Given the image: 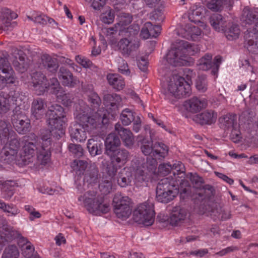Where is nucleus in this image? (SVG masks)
Returning a JSON list of instances; mask_svg holds the SVG:
<instances>
[{"label":"nucleus","mask_w":258,"mask_h":258,"mask_svg":"<svg viewBox=\"0 0 258 258\" xmlns=\"http://www.w3.org/2000/svg\"><path fill=\"white\" fill-rule=\"evenodd\" d=\"M107 79L109 85L117 91L122 90L125 86L124 79L118 74H109Z\"/></svg>","instance_id":"f704fd0d"},{"label":"nucleus","mask_w":258,"mask_h":258,"mask_svg":"<svg viewBox=\"0 0 258 258\" xmlns=\"http://www.w3.org/2000/svg\"><path fill=\"white\" fill-rule=\"evenodd\" d=\"M7 95L16 105H21V102L25 98V95L18 88L11 90Z\"/></svg>","instance_id":"de8ad7c7"},{"label":"nucleus","mask_w":258,"mask_h":258,"mask_svg":"<svg viewBox=\"0 0 258 258\" xmlns=\"http://www.w3.org/2000/svg\"><path fill=\"white\" fill-rule=\"evenodd\" d=\"M140 28L138 25H131L125 31V36L128 37H134L139 32Z\"/></svg>","instance_id":"774afa93"},{"label":"nucleus","mask_w":258,"mask_h":258,"mask_svg":"<svg viewBox=\"0 0 258 258\" xmlns=\"http://www.w3.org/2000/svg\"><path fill=\"white\" fill-rule=\"evenodd\" d=\"M120 166L110 161L104 165L102 171V177H106L107 179H110L115 181V176L116 174L117 170L120 168Z\"/></svg>","instance_id":"c9c22d12"},{"label":"nucleus","mask_w":258,"mask_h":258,"mask_svg":"<svg viewBox=\"0 0 258 258\" xmlns=\"http://www.w3.org/2000/svg\"><path fill=\"white\" fill-rule=\"evenodd\" d=\"M187 211L185 208L180 206L173 208L170 216V223L173 226L178 225L186 218Z\"/></svg>","instance_id":"aec40b11"},{"label":"nucleus","mask_w":258,"mask_h":258,"mask_svg":"<svg viewBox=\"0 0 258 258\" xmlns=\"http://www.w3.org/2000/svg\"><path fill=\"white\" fill-rule=\"evenodd\" d=\"M63 125H61L60 126L48 125L51 130V135L57 140H59L64 135L65 131L63 128Z\"/></svg>","instance_id":"4d7b16f0"},{"label":"nucleus","mask_w":258,"mask_h":258,"mask_svg":"<svg viewBox=\"0 0 258 258\" xmlns=\"http://www.w3.org/2000/svg\"><path fill=\"white\" fill-rule=\"evenodd\" d=\"M134 220L139 224L150 226L154 222L155 212L152 203H144L140 205L133 212Z\"/></svg>","instance_id":"423d86ee"},{"label":"nucleus","mask_w":258,"mask_h":258,"mask_svg":"<svg viewBox=\"0 0 258 258\" xmlns=\"http://www.w3.org/2000/svg\"><path fill=\"white\" fill-rule=\"evenodd\" d=\"M20 106L21 105H16L15 108L13 109V114L12 115V122L20 119L26 118V117H27L24 112L22 110Z\"/></svg>","instance_id":"052dcab7"},{"label":"nucleus","mask_w":258,"mask_h":258,"mask_svg":"<svg viewBox=\"0 0 258 258\" xmlns=\"http://www.w3.org/2000/svg\"><path fill=\"white\" fill-rule=\"evenodd\" d=\"M47 91L50 90V93L56 96L62 91L58 81L56 78H52L50 79L49 82H47Z\"/></svg>","instance_id":"3c124183"},{"label":"nucleus","mask_w":258,"mask_h":258,"mask_svg":"<svg viewBox=\"0 0 258 258\" xmlns=\"http://www.w3.org/2000/svg\"><path fill=\"white\" fill-rule=\"evenodd\" d=\"M103 145L100 140L90 139L88 140L87 148L92 157L100 155L102 153Z\"/></svg>","instance_id":"473e14b6"},{"label":"nucleus","mask_w":258,"mask_h":258,"mask_svg":"<svg viewBox=\"0 0 258 258\" xmlns=\"http://www.w3.org/2000/svg\"><path fill=\"white\" fill-rule=\"evenodd\" d=\"M31 83L33 90L38 95L43 94L47 91V82L46 76L42 72L36 71L32 73Z\"/></svg>","instance_id":"ddd939ff"},{"label":"nucleus","mask_w":258,"mask_h":258,"mask_svg":"<svg viewBox=\"0 0 258 258\" xmlns=\"http://www.w3.org/2000/svg\"><path fill=\"white\" fill-rule=\"evenodd\" d=\"M217 114L212 110H207L195 116L194 120L202 124H211L216 122Z\"/></svg>","instance_id":"a211bd4d"},{"label":"nucleus","mask_w":258,"mask_h":258,"mask_svg":"<svg viewBox=\"0 0 258 258\" xmlns=\"http://www.w3.org/2000/svg\"><path fill=\"white\" fill-rule=\"evenodd\" d=\"M87 196L94 197V191H88L85 195V198L84 201V205L89 213L93 215H98L101 214L107 213L110 210L109 206L107 204H104V198L102 196H97L92 198L87 197Z\"/></svg>","instance_id":"39448f33"},{"label":"nucleus","mask_w":258,"mask_h":258,"mask_svg":"<svg viewBox=\"0 0 258 258\" xmlns=\"http://www.w3.org/2000/svg\"><path fill=\"white\" fill-rule=\"evenodd\" d=\"M16 136L15 134L10 136V140L2 151L1 157L5 163L11 164L16 160L20 147V141Z\"/></svg>","instance_id":"0eeeda50"},{"label":"nucleus","mask_w":258,"mask_h":258,"mask_svg":"<svg viewBox=\"0 0 258 258\" xmlns=\"http://www.w3.org/2000/svg\"><path fill=\"white\" fill-rule=\"evenodd\" d=\"M44 101L40 98L34 99L31 106L32 116L36 119L43 117L45 114Z\"/></svg>","instance_id":"cd10ccee"},{"label":"nucleus","mask_w":258,"mask_h":258,"mask_svg":"<svg viewBox=\"0 0 258 258\" xmlns=\"http://www.w3.org/2000/svg\"><path fill=\"white\" fill-rule=\"evenodd\" d=\"M113 181L114 180L107 179L105 177L102 178L99 184V188L104 195H107L110 192L112 189Z\"/></svg>","instance_id":"603ef678"},{"label":"nucleus","mask_w":258,"mask_h":258,"mask_svg":"<svg viewBox=\"0 0 258 258\" xmlns=\"http://www.w3.org/2000/svg\"><path fill=\"white\" fill-rule=\"evenodd\" d=\"M15 130L21 134H25L29 132L31 128L30 120L26 118L20 119L12 122Z\"/></svg>","instance_id":"4c0bfd02"},{"label":"nucleus","mask_w":258,"mask_h":258,"mask_svg":"<svg viewBox=\"0 0 258 258\" xmlns=\"http://www.w3.org/2000/svg\"><path fill=\"white\" fill-rule=\"evenodd\" d=\"M9 98L7 94L0 92V115H3L7 113L11 108Z\"/></svg>","instance_id":"49530a36"},{"label":"nucleus","mask_w":258,"mask_h":258,"mask_svg":"<svg viewBox=\"0 0 258 258\" xmlns=\"http://www.w3.org/2000/svg\"><path fill=\"white\" fill-rule=\"evenodd\" d=\"M68 148L69 151L76 157H80L83 154V150L80 145L70 144Z\"/></svg>","instance_id":"e2e57ef3"},{"label":"nucleus","mask_w":258,"mask_h":258,"mask_svg":"<svg viewBox=\"0 0 258 258\" xmlns=\"http://www.w3.org/2000/svg\"><path fill=\"white\" fill-rule=\"evenodd\" d=\"M19 251L16 245L11 244L5 249L2 254V258H18Z\"/></svg>","instance_id":"8fccbe9b"},{"label":"nucleus","mask_w":258,"mask_h":258,"mask_svg":"<svg viewBox=\"0 0 258 258\" xmlns=\"http://www.w3.org/2000/svg\"><path fill=\"white\" fill-rule=\"evenodd\" d=\"M40 60V63L47 71L52 74L56 73L59 67L56 58L52 57L49 54H43L41 56Z\"/></svg>","instance_id":"412c9836"},{"label":"nucleus","mask_w":258,"mask_h":258,"mask_svg":"<svg viewBox=\"0 0 258 258\" xmlns=\"http://www.w3.org/2000/svg\"><path fill=\"white\" fill-rule=\"evenodd\" d=\"M236 115L233 113H228L223 115L219 118V124L221 128L224 130L232 129L231 136L234 143L239 141V132L236 130L237 121Z\"/></svg>","instance_id":"9b49d317"},{"label":"nucleus","mask_w":258,"mask_h":258,"mask_svg":"<svg viewBox=\"0 0 258 258\" xmlns=\"http://www.w3.org/2000/svg\"><path fill=\"white\" fill-rule=\"evenodd\" d=\"M216 212L219 213L217 216L218 218L222 221H225L231 218V211L225 208H220L216 209Z\"/></svg>","instance_id":"0e129e2a"},{"label":"nucleus","mask_w":258,"mask_h":258,"mask_svg":"<svg viewBox=\"0 0 258 258\" xmlns=\"http://www.w3.org/2000/svg\"><path fill=\"white\" fill-rule=\"evenodd\" d=\"M0 74L11 77H15L14 71L6 56L0 57Z\"/></svg>","instance_id":"a19ab883"},{"label":"nucleus","mask_w":258,"mask_h":258,"mask_svg":"<svg viewBox=\"0 0 258 258\" xmlns=\"http://www.w3.org/2000/svg\"><path fill=\"white\" fill-rule=\"evenodd\" d=\"M212 57L211 54H206L200 58L199 61L200 69L204 71L210 69L213 63V61H212Z\"/></svg>","instance_id":"864d4df0"},{"label":"nucleus","mask_w":258,"mask_h":258,"mask_svg":"<svg viewBox=\"0 0 258 258\" xmlns=\"http://www.w3.org/2000/svg\"><path fill=\"white\" fill-rule=\"evenodd\" d=\"M99 170L95 166H91L86 171L84 180L89 184L97 183L98 181Z\"/></svg>","instance_id":"79ce46f5"},{"label":"nucleus","mask_w":258,"mask_h":258,"mask_svg":"<svg viewBox=\"0 0 258 258\" xmlns=\"http://www.w3.org/2000/svg\"><path fill=\"white\" fill-rule=\"evenodd\" d=\"M188 81L185 80L183 77H179L177 78V84L178 88L177 93H175V98H181L188 97L191 93V87L188 79Z\"/></svg>","instance_id":"5701e85b"},{"label":"nucleus","mask_w":258,"mask_h":258,"mask_svg":"<svg viewBox=\"0 0 258 258\" xmlns=\"http://www.w3.org/2000/svg\"><path fill=\"white\" fill-rule=\"evenodd\" d=\"M57 98L61 100L62 103L66 106L71 105L72 101L70 94L66 93L64 91H61L57 95Z\"/></svg>","instance_id":"680f3d73"},{"label":"nucleus","mask_w":258,"mask_h":258,"mask_svg":"<svg viewBox=\"0 0 258 258\" xmlns=\"http://www.w3.org/2000/svg\"><path fill=\"white\" fill-rule=\"evenodd\" d=\"M115 180L118 185L121 187H125L131 184L132 182V174L126 171L124 169L121 170L115 177Z\"/></svg>","instance_id":"e433bc0d"},{"label":"nucleus","mask_w":258,"mask_h":258,"mask_svg":"<svg viewBox=\"0 0 258 258\" xmlns=\"http://www.w3.org/2000/svg\"><path fill=\"white\" fill-rule=\"evenodd\" d=\"M183 37L188 40L196 41L201 38L202 34V30L197 26L192 24H187L184 29Z\"/></svg>","instance_id":"c756f323"},{"label":"nucleus","mask_w":258,"mask_h":258,"mask_svg":"<svg viewBox=\"0 0 258 258\" xmlns=\"http://www.w3.org/2000/svg\"><path fill=\"white\" fill-rule=\"evenodd\" d=\"M181 166H182V165L181 162H178L177 165L174 164L172 166L169 163L162 164L159 166L158 171L161 174L164 176L170 173L171 170L173 171V175H179L182 173V171L181 170Z\"/></svg>","instance_id":"7c9ffc66"},{"label":"nucleus","mask_w":258,"mask_h":258,"mask_svg":"<svg viewBox=\"0 0 258 258\" xmlns=\"http://www.w3.org/2000/svg\"><path fill=\"white\" fill-rule=\"evenodd\" d=\"M115 131L120 136L123 145L127 149H133L135 144V139L132 132L123 127L119 123L115 124Z\"/></svg>","instance_id":"dca6fc26"},{"label":"nucleus","mask_w":258,"mask_h":258,"mask_svg":"<svg viewBox=\"0 0 258 258\" xmlns=\"http://www.w3.org/2000/svg\"><path fill=\"white\" fill-rule=\"evenodd\" d=\"M146 26L149 29L150 36L151 37H157L161 33V27L159 25H153L151 22H146Z\"/></svg>","instance_id":"bf43d9fd"},{"label":"nucleus","mask_w":258,"mask_h":258,"mask_svg":"<svg viewBox=\"0 0 258 258\" xmlns=\"http://www.w3.org/2000/svg\"><path fill=\"white\" fill-rule=\"evenodd\" d=\"M109 118L110 114L106 110H98L93 114L84 111L77 114L76 123L80 124L84 128L91 130L98 127L101 124H107Z\"/></svg>","instance_id":"f03ea898"},{"label":"nucleus","mask_w":258,"mask_h":258,"mask_svg":"<svg viewBox=\"0 0 258 258\" xmlns=\"http://www.w3.org/2000/svg\"><path fill=\"white\" fill-rule=\"evenodd\" d=\"M88 100L92 104V106L95 109V108H98L101 104V99L98 94L94 93H91V94H88Z\"/></svg>","instance_id":"69168bd1"},{"label":"nucleus","mask_w":258,"mask_h":258,"mask_svg":"<svg viewBox=\"0 0 258 258\" xmlns=\"http://www.w3.org/2000/svg\"><path fill=\"white\" fill-rule=\"evenodd\" d=\"M44 146L43 144L37 152V159L41 164L45 165L50 161L51 152L50 147Z\"/></svg>","instance_id":"58836bf2"},{"label":"nucleus","mask_w":258,"mask_h":258,"mask_svg":"<svg viewBox=\"0 0 258 258\" xmlns=\"http://www.w3.org/2000/svg\"><path fill=\"white\" fill-rule=\"evenodd\" d=\"M114 11L112 10H108L101 15L100 19L103 23L109 24L114 21Z\"/></svg>","instance_id":"13d9d810"},{"label":"nucleus","mask_w":258,"mask_h":258,"mask_svg":"<svg viewBox=\"0 0 258 258\" xmlns=\"http://www.w3.org/2000/svg\"><path fill=\"white\" fill-rule=\"evenodd\" d=\"M240 20L245 26L254 25L252 31H246L244 39L248 50L253 53H258V8L252 9L248 7H245Z\"/></svg>","instance_id":"f257e3e1"},{"label":"nucleus","mask_w":258,"mask_h":258,"mask_svg":"<svg viewBox=\"0 0 258 258\" xmlns=\"http://www.w3.org/2000/svg\"><path fill=\"white\" fill-rule=\"evenodd\" d=\"M13 64L17 71L23 73L27 70L29 66V60L26 55L23 51H20L18 53V57H16Z\"/></svg>","instance_id":"c85d7f7f"},{"label":"nucleus","mask_w":258,"mask_h":258,"mask_svg":"<svg viewBox=\"0 0 258 258\" xmlns=\"http://www.w3.org/2000/svg\"><path fill=\"white\" fill-rule=\"evenodd\" d=\"M58 76L64 86L73 87L77 84V79L74 77L73 74L69 70L65 67L60 68Z\"/></svg>","instance_id":"4be33fe9"},{"label":"nucleus","mask_w":258,"mask_h":258,"mask_svg":"<svg viewBox=\"0 0 258 258\" xmlns=\"http://www.w3.org/2000/svg\"><path fill=\"white\" fill-rule=\"evenodd\" d=\"M110 161L121 167L128 160L130 153L126 149L118 148L105 154Z\"/></svg>","instance_id":"2eb2a0df"},{"label":"nucleus","mask_w":258,"mask_h":258,"mask_svg":"<svg viewBox=\"0 0 258 258\" xmlns=\"http://www.w3.org/2000/svg\"><path fill=\"white\" fill-rule=\"evenodd\" d=\"M120 96L116 94H106L104 95L103 101L106 109L110 114V116H113L118 109V103L120 101ZM104 110L103 109L102 110Z\"/></svg>","instance_id":"f3484780"},{"label":"nucleus","mask_w":258,"mask_h":258,"mask_svg":"<svg viewBox=\"0 0 258 258\" xmlns=\"http://www.w3.org/2000/svg\"><path fill=\"white\" fill-rule=\"evenodd\" d=\"M140 46V41L129 40L126 38L120 39L117 43L118 51L124 57H129L132 52L136 51Z\"/></svg>","instance_id":"4468645a"},{"label":"nucleus","mask_w":258,"mask_h":258,"mask_svg":"<svg viewBox=\"0 0 258 258\" xmlns=\"http://www.w3.org/2000/svg\"><path fill=\"white\" fill-rule=\"evenodd\" d=\"M37 149L36 145L32 142H26L23 147L24 159L23 160H26L32 157L35 154V150Z\"/></svg>","instance_id":"09e8293b"},{"label":"nucleus","mask_w":258,"mask_h":258,"mask_svg":"<svg viewBox=\"0 0 258 258\" xmlns=\"http://www.w3.org/2000/svg\"><path fill=\"white\" fill-rule=\"evenodd\" d=\"M140 137L139 138H140ZM138 142L141 143V150L145 156L151 155L159 160H162L168 154V148L162 143L156 142L153 144L152 141L146 138L139 139Z\"/></svg>","instance_id":"20e7f679"},{"label":"nucleus","mask_w":258,"mask_h":258,"mask_svg":"<svg viewBox=\"0 0 258 258\" xmlns=\"http://www.w3.org/2000/svg\"><path fill=\"white\" fill-rule=\"evenodd\" d=\"M223 31L229 40H233L238 38L240 30L238 25L232 24L228 29L226 27Z\"/></svg>","instance_id":"37998d69"},{"label":"nucleus","mask_w":258,"mask_h":258,"mask_svg":"<svg viewBox=\"0 0 258 258\" xmlns=\"http://www.w3.org/2000/svg\"><path fill=\"white\" fill-rule=\"evenodd\" d=\"M0 185H2L1 191L2 197L6 200H10L14 195L15 187L9 182L3 183L0 180Z\"/></svg>","instance_id":"a18cd8bd"},{"label":"nucleus","mask_w":258,"mask_h":258,"mask_svg":"<svg viewBox=\"0 0 258 258\" xmlns=\"http://www.w3.org/2000/svg\"><path fill=\"white\" fill-rule=\"evenodd\" d=\"M121 142L118 136L115 133L109 134L105 140L104 154L119 148Z\"/></svg>","instance_id":"bb28decb"},{"label":"nucleus","mask_w":258,"mask_h":258,"mask_svg":"<svg viewBox=\"0 0 258 258\" xmlns=\"http://www.w3.org/2000/svg\"><path fill=\"white\" fill-rule=\"evenodd\" d=\"M196 87L197 90L201 92H205L208 88V82L207 77L204 75L198 77L196 82Z\"/></svg>","instance_id":"6e6d98bb"},{"label":"nucleus","mask_w":258,"mask_h":258,"mask_svg":"<svg viewBox=\"0 0 258 258\" xmlns=\"http://www.w3.org/2000/svg\"><path fill=\"white\" fill-rule=\"evenodd\" d=\"M207 103L205 100H202L197 97H193L184 102V106L186 109L192 113L200 111L206 107Z\"/></svg>","instance_id":"a878e982"},{"label":"nucleus","mask_w":258,"mask_h":258,"mask_svg":"<svg viewBox=\"0 0 258 258\" xmlns=\"http://www.w3.org/2000/svg\"><path fill=\"white\" fill-rule=\"evenodd\" d=\"M89 130L77 123H74L69 127V132L72 139L79 142H82L86 140L87 138L86 132Z\"/></svg>","instance_id":"6ab92c4d"},{"label":"nucleus","mask_w":258,"mask_h":258,"mask_svg":"<svg viewBox=\"0 0 258 258\" xmlns=\"http://www.w3.org/2000/svg\"><path fill=\"white\" fill-rule=\"evenodd\" d=\"M190 180L194 185L198 188L196 199L203 200L206 198H209L213 195L214 191L213 186L209 184L203 185L204 182V180L198 174L190 173Z\"/></svg>","instance_id":"9d476101"},{"label":"nucleus","mask_w":258,"mask_h":258,"mask_svg":"<svg viewBox=\"0 0 258 258\" xmlns=\"http://www.w3.org/2000/svg\"><path fill=\"white\" fill-rule=\"evenodd\" d=\"M10 124L4 120H0V136L9 139L10 136L15 134L13 131H10Z\"/></svg>","instance_id":"5fc2aeb1"},{"label":"nucleus","mask_w":258,"mask_h":258,"mask_svg":"<svg viewBox=\"0 0 258 258\" xmlns=\"http://www.w3.org/2000/svg\"><path fill=\"white\" fill-rule=\"evenodd\" d=\"M48 125L60 126L64 124L65 113L63 108L57 104H51L46 113Z\"/></svg>","instance_id":"1a4fd4ad"},{"label":"nucleus","mask_w":258,"mask_h":258,"mask_svg":"<svg viewBox=\"0 0 258 258\" xmlns=\"http://www.w3.org/2000/svg\"><path fill=\"white\" fill-rule=\"evenodd\" d=\"M209 22L212 27L219 32L224 30L227 26L224 18L218 14L212 15L209 18Z\"/></svg>","instance_id":"72a5a7b5"},{"label":"nucleus","mask_w":258,"mask_h":258,"mask_svg":"<svg viewBox=\"0 0 258 258\" xmlns=\"http://www.w3.org/2000/svg\"><path fill=\"white\" fill-rule=\"evenodd\" d=\"M114 212L117 217L123 220L129 217L132 212L131 200L128 197L120 198L115 197L113 199Z\"/></svg>","instance_id":"f8f14e48"},{"label":"nucleus","mask_w":258,"mask_h":258,"mask_svg":"<svg viewBox=\"0 0 258 258\" xmlns=\"http://www.w3.org/2000/svg\"><path fill=\"white\" fill-rule=\"evenodd\" d=\"M28 18L35 23L45 25L47 24V16L45 15H37L31 17L28 16Z\"/></svg>","instance_id":"338daca9"},{"label":"nucleus","mask_w":258,"mask_h":258,"mask_svg":"<svg viewBox=\"0 0 258 258\" xmlns=\"http://www.w3.org/2000/svg\"><path fill=\"white\" fill-rule=\"evenodd\" d=\"M136 113L128 108L123 110L120 115V119L124 125H128L133 121L136 117Z\"/></svg>","instance_id":"c03bdc74"},{"label":"nucleus","mask_w":258,"mask_h":258,"mask_svg":"<svg viewBox=\"0 0 258 258\" xmlns=\"http://www.w3.org/2000/svg\"><path fill=\"white\" fill-rule=\"evenodd\" d=\"M0 233L6 240L11 242L20 236V233L12 226L8 224H3L0 228Z\"/></svg>","instance_id":"2f4dec72"},{"label":"nucleus","mask_w":258,"mask_h":258,"mask_svg":"<svg viewBox=\"0 0 258 258\" xmlns=\"http://www.w3.org/2000/svg\"><path fill=\"white\" fill-rule=\"evenodd\" d=\"M175 46L171 48L166 55V60L174 67L186 66L188 63L186 54L189 43L184 40H177Z\"/></svg>","instance_id":"7ed1b4c3"},{"label":"nucleus","mask_w":258,"mask_h":258,"mask_svg":"<svg viewBox=\"0 0 258 258\" xmlns=\"http://www.w3.org/2000/svg\"><path fill=\"white\" fill-rule=\"evenodd\" d=\"M233 4V0H211L207 4V7L213 12H219L224 9L230 10Z\"/></svg>","instance_id":"393cba45"},{"label":"nucleus","mask_w":258,"mask_h":258,"mask_svg":"<svg viewBox=\"0 0 258 258\" xmlns=\"http://www.w3.org/2000/svg\"><path fill=\"white\" fill-rule=\"evenodd\" d=\"M134 181L137 186H143L147 184L152 176L147 172L141 166L138 167L134 171Z\"/></svg>","instance_id":"b1692460"},{"label":"nucleus","mask_w":258,"mask_h":258,"mask_svg":"<svg viewBox=\"0 0 258 258\" xmlns=\"http://www.w3.org/2000/svg\"><path fill=\"white\" fill-rule=\"evenodd\" d=\"M174 186L167 178L161 179L156 187V198L161 203H167L175 197V192L173 191Z\"/></svg>","instance_id":"6e6552de"},{"label":"nucleus","mask_w":258,"mask_h":258,"mask_svg":"<svg viewBox=\"0 0 258 258\" xmlns=\"http://www.w3.org/2000/svg\"><path fill=\"white\" fill-rule=\"evenodd\" d=\"M157 160L159 159L152 156L148 157L146 161L143 163L141 167L152 176L155 174L157 169Z\"/></svg>","instance_id":"ea45409f"}]
</instances>
